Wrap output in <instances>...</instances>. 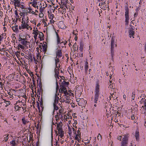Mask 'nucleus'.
Segmentation results:
<instances>
[{
	"mask_svg": "<svg viewBox=\"0 0 146 146\" xmlns=\"http://www.w3.org/2000/svg\"><path fill=\"white\" fill-rule=\"evenodd\" d=\"M15 14L16 15V17L17 18H18L19 17V16L18 15V14L17 13V12L16 10L15 11Z\"/></svg>",
	"mask_w": 146,
	"mask_h": 146,
	"instance_id": "79ce46f5",
	"label": "nucleus"
},
{
	"mask_svg": "<svg viewBox=\"0 0 146 146\" xmlns=\"http://www.w3.org/2000/svg\"><path fill=\"white\" fill-rule=\"evenodd\" d=\"M21 26L22 27V29H25L26 28V27H27L28 26V25L27 23H25L24 25H21Z\"/></svg>",
	"mask_w": 146,
	"mask_h": 146,
	"instance_id": "5701e85b",
	"label": "nucleus"
},
{
	"mask_svg": "<svg viewBox=\"0 0 146 146\" xmlns=\"http://www.w3.org/2000/svg\"><path fill=\"white\" fill-rule=\"evenodd\" d=\"M127 141V143H128V135H126L124 136V137L123 140L122 141Z\"/></svg>",
	"mask_w": 146,
	"mask_h": 146,
	"instance_id": "f8f14e48",
	"label": "nucleus"
},
{
	"mask_svg": "<svg viewBox=\"0 0 146 146\" xmlns=\"http://www.w3.org/2000/svg\"><path fill=\"white\" fill-rule=\"evenodd\" d=\"M24 9L23 10H22V11L24 12V13H27V12H28V10H27V9Z\"/></svg>",
	"mask_w": 146,
	"mask_h": 146,
	"instance_id": "a19ab883",
	"label": "nucleus"
},
{
	"mask_svg": "<svg viewBox=\"0 0 146 146\" xmlns=\"http://www.w3.org/2000/svg\"><path fill=\"white\" fill-rule=\"evenodd\" d=\"M20 53L19 52L17 51L15 53V55L16 56H17V57H18V56L19 55V54L18 55V53Z\"/></svg>",
	"mask_w": 146,
	"mask_h": 146,
	"instance_id": "e2e57ef3",
	"label": "nucleus"
},
{
	"mask_svg": "<svg viewBox=\"0 0 146 146\" xmlns=\"http://www.w3.org/2000/svg\"><path fill=\"white\" fill-rule=\"evenodd\" d=\"M39 102L40 103V104H41L42 105V106H43V101H42V97H41V98Z\"/></svg>",
	"mask_w": 146,
	"mask_h": 146,
	"instance_id": "864d4df0",
	"label": "nucleus"
},
{
	"mask_svg": "<svg viewBox=\"0 0 146 146\" xmlns=\"http://www.w3.org/2000/svg\"><path fill=\"white\" fill-rule=\"evenodd\" d=\"M60 136H61V137H63L64 136V133H60Z\"/></svg>",
	"mask_w": 146,
	"mask_h": 146,
	"instance_id": "680f3d73",
	"label": "nucleus"
},
{
	"mask_svg": "<svg viewBox=\"0 0 146 146\" xmlns=\"http://www.w3.org/2000/svg\"><path fill=\"white\" fill-rule=\"evenodd\" d=\"M18 105H16V104H15V108L16 110V111H17L18 110H19V109H18Z\"/></svg>",
	"mask_w": 146,
	"mask_h": 146,
	"instance_id": "ea45409f",
	"label": "nucleus"
},
{
	"mask_svg": "<svg viewBox=\"0 0 146 146\" xmlns=\"http://www.w3.org/2000/svg\"><path fill=\"white\" fill-rule=\"evenodd\" d=\"M38 88L37 92H39V94L40 95L41 91V90L42 92V86L41 87H39V88Z\"/></svg>",
	"mask_w": 146,
	"mask_h": 146,
	"instance_id": "b1692460",
	"label": "nucleus"
},
{
	"mask_svg": "<svg viewBox=\"0 0 146 146\" xmlns=\"http://www.w3.org/2000/svg\"><path fill=\"white\" fill-rule=\"evenodd\" d=\"M129 37L131 38V37H133V38H134V37L133 36L134 35V34H135V31H133L129 30Z\"/></svg>",
	"mask_w": 146,
	"mask_h": 146,
	"instance_id": "0eeeda50",
	"label": "nucleus"
},
{
	"mask_svg": "<svg viewBox=\"0 0 146 146\" xmlns=\"http://www.w3.org/2000/svg\"><path fill=\"white\" fill-rule=\"evenodd\" d=\"M131 119L132 120H133L135 119V117L134 115L133 114L131 116Z\"/></svg>",
	"mask_w": 146,
	"mask_h": 146,
	"instance_id": "3c124183",
	"label": "nucleus"
},
{
	"mask_svg": "<svg viewBox=\"0 0 146 146\" xmlns=\"http://www.w3.org/2000/svg\"><path fill=\"white\" fill-rule=\"evenodd\" d=\"M145 99H145L144 98H142L141 99V100L139 101L140 103L142 104L143 102H145Z\"/></svg>",
	"mask_w": 146,
	"mask_h": 146,
	"instance_id": "f704fd0d",
	"label": "nucleus"
},
{
	"mask_svg": "<svg viewBox=\"0 0 146 146\" xmlns=\"http://www.w3.org/2000/svg\"><path fill=\"white\" fill-rule=\"evenodd\" d=\"M144 107H146V99H145V102H144Z\"/></svg>",
	"mask_w": 146,
	"mask_h": 146,
	"instance_id": "774afa93",
	"label": "nucleus"
},
{
	"mask_svg": "<svg viewBox=\"0 0 146 146\" xmlns=\"http://www.w3.org/2000/svg\"><path fill=\"white\" fill-rule=\"evenodd\" d=\"M128 143L125 141H121V146H127Z\"/></svg>",
	"mask_w": 146,
	"mask_h": 146,
	"instance_id": "9d476101",
	"label": "nucleus"
},
{
	"mask_svg": "<svg viewBox=\"0 0 146 146\" xmlns=\"http://www.w3.org/2000/svg\"><path fill=\"white\" fill-rule=\"evenodd\" d=\"M59 100V97L57 96V94H56L55 96V99L53 104H58V100Z\"/></svg>",
	"mask_w": 146,
	"mask_h": 146,
	"instance_id": "39448f33",
	"label": "nucleus"
},
{
	"mask_svg": "<svg viewBox=\"0 0 146 146\" xmlns=\"http://www.w3.org/2000/svg\"><path fill=\"white\" fill-rule=\"evenodd\" d=\"M69 82H66L65 81H63V82L62 83V86H68V85H69Z\"/></svg>",
	"mask_w": 146,
	"mask_h": 146,
	"instance_id": "412c9836",
	"label": "nucleus"
},
{
	"mask_svg": "<svg viewBox=\"0 0 146 146\" xmlns=\"http://www.w3.org/2000/svg\"><path fill=\"white\" fill-rule=\"evenodd\" d=\"M21 44L24 45H26L27 43H29V42L28 41H23L21 42Z\"/></svg>",
	"mask_w": 146,
	"mask_h": 146,
	"instance_id": "cd10ccee",
	"label": "nucleus"
},
{
	"mask_svg": "<svg viewBox=\"0 0 146 146\" xmlns=\"http://www.w3.org/2000/svg\"><path fill=\"white\" fill-rule=\"evenodd\" d=\"M56 123L57 125V127H56L57 129H58L59 128H60V127H59V125L58 124V123L56 122Z\"/></svg>",
	"mask_w": 146,
	"mask_h": 146,
	"instance_id": "13d9d810",
	"label": "nucleus"
},
{
	"mask_svg": "<svg viewBox=\"0 0 146 146\" xmlns=\"http://www.w3.org/2000/svg\"><path fill=\"white\" fill-rule=\"evenodd\" d=\"M61 86H62V89L61 90V91H62L64 92V91H65L66 90V88L64 87V86L60 85Z\"/></svg>",
	"mask_w": 146,
	"mask_h": 146,
	"instance_id": "2f4dec72",
	"label": "nucleus"
},
{
	"mask_svg": "<svg viewBox=\"0 0 146 146\" xmlns=\"http://www.w3.org/2000/svg\"><path fill=\"white\" fill-rule=\"evenodd\" d=\"M77 133H78L77 134H78V135H79V137H80V136H81V133H80V131L79 130H78Z\"/></svg>",
	"mask_w": 146,
	"mask_h": 146,
	"instance_id": "603ef678",
	"label": "nucleus"
},
{
	"mask_svg": "<svg viewBox=\"0 0 146 146\" xmlns=\"http://www.w3.org/2000/svg\"><path fill=\"white\" fill-rule=\"evenodd\" d=\"M59 76L61 78V79L64 80L65 79L64 77L63 76Z\"/></svg>",
	"mask_w": 146,
	"mask_h": 146,
	"instance_id": "69168bd1",
	"label": "nucleus"
},
{
	"mask_svg": "<svg viewBox=\"0 0 146 146\" xmlns=\"http://www.w3.org/2000/svg\"><path fill=\"white\" fill-rule=\"evenodd\" d=\"M56 59H55V67L56 68H58L57 66V64L58 63V62L59 61V58H57V57H56Z\"/></svg>",
	"mask_w": 146,
	"mask_h": 146,
	"instance_id": "aec40b11",
	"label": "nucleus"
},
{
	"mask_svg": "<svg viewBox=\"0 0 146 146\" xmlns=\"http://www.w3.org/2000/svg\"><path fill=\"white\" fill-rule=\"evenodd\" d=\"M42 22L43 23H44V27H46V26H47V23H46L45 22V21H44V20H43V21H42Z\"/></svg>",
	"mask_w": 146,
	"mask_h": 146,
	"instance_id": "5fc2aeb1",
	"label": "nucleus"
},
{
	"mask_svg": "<svg viewBox=\"0 0 146 146\" xmlns=\"http://www.w3.org/2000/svg\"><path fill=\"white\" fill-rule=\"evenodd\" d=\"M38 32L39 33L38 38L40 39L41 40V38L44 37V35L42 32L39 31Z\"/></svg>",
	"mask_w": 146,
	"mask_h": 146,
	"instance_id": "4468645a",
	"label": "nucleus"
},
{
	"mask_svg": "<svg viewBox=\"0 0 146 146\" xmlns=\"http://www.w3.org/2000/svg\"><path fill=\"white\" fill-rule=\"evenodd\" d=\"M42 50L44 52H45L46 51L47 48V45H46L44 44V45H42Z\"/></svg>",
	"mask_w": 146,
	"mask_h": 146,
	"instance_id": "2eb2a0df",
	"label": "nucleus"
},
{
	"mask_svg": "<svg viewBox=\"0 0 146 146\" xmlns=\"http://www.w3.org/2000/svg\"><path fill=\"white\" fill-rule=\"evenodd\" d=\"M33 33L35 34L34 38H35V39L36 40L37 38V36L38 35V33L37 32H35V33L34 32Z\"/></svg>",
	"mask_w": 146,
	"mask_h": 146,
	"instance_id": "c85d7f7f",
	"label": "nucleus"
},
{
	"mask_svg": "<svg viewBox=\"0 0 146 146\" xmlns=\"http://www.w3.org/2000/svg\"><path fill=\"white\" fill-rule=\"evenodd\" d=\"M130 26L131 27L130 29L129 30H131L132 31H133L134 30L135 27L134 26H133L132 25H130Z\"/></svg>",
	"mask_w": 146,
	"mask_h": 146,
	"instance_id": "a18cd8bd",
	"label": "nucleus"
},
{
	"mask_svg": "<svg viewBox=\"0 0 146 146\" xmlns=\"http://www.w3.org/2000/svg\"><path fill=\"white\" fill-rule=\"evenodd\" d=\"M36 104H37V108L39 110L40 109L39 103L38 102H37Z\"/></svg>",
	"mask_w": 146,
	"mask_h": 146,
	"instance_id": "4c0bfd02",
	"label": "nucleus"
},
{
	"mask_svg": "<svg viewBox=\"0 0 146 146\" xmlns=\"http://www.w3.org/2000/svg\"><path fill=\"white\" fill-rule=\"evenodd\" d=\"M68 131H69V133H68L69 135L70 136V135H71L72 134V132L70 128L69 127H68Z\"/></svg>",
	"mask_w": 146,
	"mask_h": 146,
	"instance_id": "e433bc0d",
	"label": "nucleus"
},
{
	"mask_svg": "<svg viewBox=\"0 0 146 146\" xmlns=\"http://www.w3.org/2000/svg\"><path fill=\"white\" fill-rule=\"evenodd\" d=\"M94 101L95 103L97 104L100 94V85L98 83H97L96 84L94 91Z\"/></svg>",
	"mask_w": 146,
	"mask_h": 146,
	"instance_id": "f257e3e1",
	"label": "nucleus"
},
{
	"mask_svg": "<svg viewBox=\"0 0 146 146\" xmlns=\"http://www.w3.org/2000/svg\"><path fill=\"white\" fill-rule=\"evenodd\" d=\"M50 15V19H52L54 17V14H52L51 15L49 14Z\"/></svg>",
	"mask_w": 146,
	"mask_h": 146,
	"instance_id": "c03bdc74",
	"label": "nucleus"
},
{
	"mask_svg": "<svg viewBox=\"0 0 146 146\" xmlns=\"http://www.w3.org/2000/svg\"><path fill=\"white\" fill-rule=\"evenodd\" d=\"M21 0H14V1H15V2L14 3V5L15 6V9H16V3H17V4H19L20 3V1Z\"/></svg>",
	"mask_w": 146,
	"mask_h": 146,
	"instance_id": "a211bd4d",
	"label": "nucleus"
},
{
	"mask_svg": "<svg viewBox=\"0 0 146 146\" xmlns=\"http://www.w3.org/2000/svg\"><path fill=\"white\" fill-rule=\"evenodd\" d=\"M55 33L57 38V44H60L61 39L59 36V35L56 31H55Z\"/></svg>",
	"mask_w": 146,
	"mask_h": 146,
	"instance_id": "6e6552de",
	"label": "nucleus"
},
{
	"mask_svg": "<svg viewBox=\"0 0 146 146\" xmlns=\"http://www.w3.org/2000/svg\"><path fill=\"white\" fill-rule=\"evenodd\" d=\"M35 80H34L33 79V84L34 85V87L35 86L36 87V85H35Z\"/></svg>",
	"mask_w": 146,
	"mask_h": 146,
	"instance_id": "052dcab7",
	"label": "nucleus"
},
{
	"mask_svg": "<svg viewBox=\"0 0 146 146\" xmlns=\"http://www.w3.org/2000/svg\"><path fill=\"white\" fill-rule=\"evenodd\" d=\"M13 31L15 32V31H18V25H16L14 26H12V27H11Z\"/></svg>",
	"mask_w": 146,
	"mask_h": 146,
	"instance_id": "ddd939ff",
	"label": "nucleus"
},
{
	"mask_svg": "<svg viewBox=\"0 0 146 146\" xmlns=\"http://www.w3.org/2000/svg\"><path fill=\"white\" fill-rule=\"evenodd\" d=\"M64 93L65 95H70V94L67 92V90H66L65 91H64Z\"/></svg>",
	"mask_w": 146,
	"mask_h": 146,
	"instance_id": "58836bf2",
	"label": "nucleus"
},
{
	"mask_svg": "<svg viewBox=\"0 0 146 146\" xmlns=\"http://www.w3.org/2000/svg\"><path fill=\"white\" fill-rule=\"evenodd\" d=\"M72 129H73L74 134H76V131H75L74 128L73 127H72Z\"/></svg>",
	"mask_w": 146,
	"mask_h": 146,
	"instance_id": "4d7b16f0",
	"label": "nucleus"
},
{
	"mask_svg": "<svg viewBox=\"0 0 146 146\" xmlns=\"http://www.w3.org/2000/svg\"><path fill=\"white\" fill-rule=\"evenodd\" d=\"M18 46L22 49H24V47L21 44H19L18 45Z\"/></svg>",
	"mask_w": 146,
	"mask_h": 146,
	"instance_id": "49530a36",
	"label": "nucleus"
},
{
	"mask_svg": "<svg viewBox=\"0 0 146 146\" xmlns=\"http://www.w3.org/2000/svg\"><path fill=\"white\" fill-rule=\"evenodd\" d=\"M78 136H79V135H78V134H76V137H75V139L79 141V138Z\"/></svg>",
	"mask_w": 146,
	"mask_h": 146,
	"instance_id": "de8ad7c7",
	"label": "nucleus"
},
{
	"mask_svg": "<svg viewBox=\"0 0 146 146\" xmlns=\"http://www.w3.org/2000/svg\"><path fill=\"white\" fill-rule=\"evenodd\" d=\"M3 12L2 11H0V15L1 17L3 16Z\"/></svg>",
	"mask_w": 146,
	"mask_h": 146,
	"instance_id": "0e129e2a",
	"label": "nucleus"
},
{
	"mask_svg": "<svg viewBox=\"0 0 146 146\" xmlns=\"http://www.w3.org/2000/svg\"><path fill=\"white\" fill-rule=\"evenodd\" d=\"M37 3L36 1H34L33 2V3L32 4V6L35 8L36 7L37 9H38V6H36V5H37Z\"/></svg>",
	"mask_w": 146,
	"mask_h": 146,
	"instance_id": "f3484780",
	"label": "nucleus"
},
{
	"mask_svg": "<svg viewBox=\"0 0 146 146\" xmlns=\"http://www.w3.org/2000/svg\"><path fill=\"white\" fill-rule=\"evenodd\" d=\"M115 45L116 47L117 46V44H115V36H112L111 38V49H114V45Z\"/></svg>",
	"mask_w": 146,
	"mask_h": 146,
	"instance_id": "7ed1b4c3",
	"label": "nucleus"
},
{
	"mask_svg": "<svg viewBox=\"0 0 146 146\" xmlns=\"http://www.w3.org/2000/svg\"><path fill=\"white\" fill-rule=\"evenodd\" d=\"M10 144L11 146H15L16 144V143L15 142V140L13 139V140L11 141L10 142Z\"/></svg>",
	"mask_w": 146,
	"mask_h": 146,
	"instance_id": "9b49d317",
	"label": "nucleus"
},
{
	"mask_svg": "<svg viewBox=\"0 0 146 146\" xmlns=\"http://www.w3.org/2000/svg\"><path fill=\"white\" fill-rule=\"evenodd\" d=\"M125 25H127L129 24V9L127 5H125Z\"/></svg>",
	"mask_w": 146,
	"mask_h": 146,
	"instance_id": "f03ea898",
	"label": "nucleus"
},
{
	"mask_svg": "<svg viewBox=\"0 0 146 146\" xmlns=\"http://www.w3.org/2000/svg\"><path fill=\"white\" fill-rule=\"evenodd\" d=\"M22 120L23 122V123L24 125H25L27 122L28 123L29 122L26 121L25 119V118L24 117H23L22 119Z\"/></svg>",
	"mask_w": 146,
	"mask_h": 146,
	"instance_id": "bb28decb",
	"label": "nucleus"
},
{
	"mask_svg": "<svg viewBox=\"0 0 146 146\" xmlns=\"http://www.w3.org/2000/svg\"><path fill=\"white\" fill-rule=\"evenodd\" d=\"M5 103L6 105H5V107H7L8 105L10 104L11 102L9 101H6L5 102Z\"/></svg>",
	"mask_w": 146,
	"mask_h": 146,
	"instance_id": "72a5a7b5",
	"label": "nucleus"
},
{
	"mask_svg": "<svg viewBox=\"0 0 146 146\" xmlns=\"http://www.w3.org/2000/svg\"><path fill=\"white\" fill-rule=\"evenodd\" d=\"M135 136L136 141H139V135L138 129H137L136 130Z\"/></svg>",
	"mask_w": 146,
	"mask_h": 146,
	"instance_id": "20e7f679",
	"label": "nucleus"
},
{
	"mask_svg": "<svg viewBox=\"0 0 146 146\" xmlns=\"http://www.w3.org/2000/svg\"><path fill=\"white\" fill-rule=\"evenodd\" d=\"M80 50L81 52H82L83 50V45L81 43H80Z\"/></svg>",
	"mask_w": 146,
	"mask_h": 146,
	"instance_id": "393cba45",
	"label": "nucleus"
},
{
	"mask_svg": "<svg viewBox=\"0 0 146 146\" xmlns=\"http://www.w3.org/2000/svg\"><path fill=\"white\" fill-rule=\"evenodd\" d=\"M44 14L43 13H41L39 14V17H43Z\"/></svg>",
	"mask_w": 146,
	"mask_h": 146,
	"instance_id": "09e8293b",
	"label": "nucleus"
},
{
	"mask_svg": "<svg viewBox=\"0 0 146 146\" xmlns=\"http://www.w3.org/2000/svg\"><path fill=\"white\" fill-rule=\"evenodd\" d=\"M111 52L112 59H113V57L114 56V49H111Z\"/></svg>",
	"mask_w": 146,
	"mask_h": 146,
	"instance_id": "a878e982",
	"label": "nucleus"
},
{
	"mask_svg": "<svg viewBox=\"0 0 146 146\" xmlns=\"http://www.w3.org/2000/svg\"><path fill=\"white\" fill-rule=\"evenodd\" d=\"M56 56H58V58H60L62 56V52L61 50H58L56 52Z\"/></svg>",
	"mask_w": 146,
	"mask_h": 146,
	"instance_id": "423d86ee",
	"label": "nucleus"
},
{
	"mask_svg": "<svg viewBox=\"0 0 146 146\" xmlns=\"http://www.w3.org/2000/svg\"><path fill=\"white\" fill-rule=\"evenodd\" d=\"M97 137H98V140H100V141L102 139V136L100 133H99Z\"/></svg>",
	"mask_w": 146,
	"mask_h": 146,
	"instance_id": "473e14b6",
	"label": "nucleus"
},
{
	"mask_svg": "<svg viewBox=\"0 0 146 146\" xmlns=\"http://www.w3.org/2000/svg\"><path fill=\"white\" fill-rule=\"evenodd\" d=\"M84 68H85V69H88V65H85Z\"/></svg>",
	"mask_w": 146,
	"mask_h": 146,
	"instance_id": "338daca9",
	"label": "nucleus"
},
{
	"mask_svg": "<svg viewBox=\"0 0 146 146\" xmlns=\"http://www.w3.org/2000/svg\"><path fill=\"white\" fill-rule=\"evenodd\" d=\"M113 83H112V84H111L109 86V88H110V87L111 89L112 88V89H113Z\"/></svg>",
	"mask_w": 146,
	"mask_h": 146,
	"instance_id": "6e6d98bb",
	"label": "nucleus"
},
{
	"mask_svg": "<svg viewBox=\"0 0 146 146\" xmlns=\"http://www.w3.org/2000/svg\"><path fill=\"white\" fill-rule=\"evenodd\" d=\"M132 96H131V98L133 100H134L135 97V92H132Z\"/></svg>",
	"mask_w": 146,
	"mask_h": 146,
	"instance_id": "c756f323",
	"label": "nucleus"
},
{
	"mask_svg": "<svg viewBox=\"0 0 146 146\" xmlns=\"http://www.w3.org/2000/svg\"><path fill=\"white\" fill-rule=\"evenodd\" d=\"M135 106V108H134V110H135V111H137V108L138 107V105L137 104H136Z\"/></svg>",
	"mask_w": 146,
	"mask_h": 146,
	"instance_id": "8fccbe9b",
	"label": "nucleus"
},
{
	"mask_svg": "<svg viewBox=\"0 0 146 146\" xmlns=\"http://www.w3.org/2000/svg\"><path fill=\"white\" fill-rule=\"evenodd\" d=\"M14 35H15V34H13L11 36V38H12V39L13 40H15V39H16V38L15 36H14Z\"/></svg>",
	"mask_w": 146,
	"mask_h": 146,
	"instance_id": "c9c22d12",
	"label": "nucleus"
},
{
	"mask_svg": "<svg viewBox=\"0 0 146 146\" xmlns=\"http://www.w3.org/2000/svg\"><path fill=\"white\" fill-rule=\"evenodd\" d=\"M22 24L21 25H24L25 23V20H23V19H22Z\"/></svg>",
	"mask_w": 146,
	"mask_h": 146,
	"instance_id": "bf43d9fd",
	"label": "nucleus"
},
{
	"mask_svg": "<svg viewBox=\"0 0 146 146\" xmlns=\"http://www.w3.org/2000/svg\"><path fill=\"white\" fill-rule=\"evenodd\" d=\"M59 69L58 68H56L55 67V68L54 69V72H55V74H57V75H58V74H59Z\"/></svg>",
	"mask_w": 146,
	"mask_h": 146,
	"instance_id": "6ab92c4d",
	"label": "nucleus"
},
{
	"mask_svg": "<svg viewBox=\"0 0 146 146\" xmlns=\"http://www.w3.org/2000/svg\"><path fill=\"white\" fill-rule=\"evenodd\" d=\"M145 108H144V106H142V107H141V108H143V109H144V111L143 112V111H142V113H146V107H145Z\"/></svg>",
	"mask_w": 146,
	"mask_h": 146,
	"instance_id": "37998d69",
	"label": "nucleus"
},
{
	"mask_svg": "<svg viewBox=\"0 0 146 146\" xmlns=\"http://www.w3.org/2000/svg\"><path fill=\"white\" fill-rule=\"evenodd\" d=\"M58 130L59 131V133H64V132L63 131V130L62 128H59L58 129Z\"/></svg>",
	"mask_w": 146,
	"mask_h": 146,
	"instance_id": "7c9ffc66",
	"label": "nucleus"
},
{
	"mask_svg": "<svg viewBox=\"0 0 146 146\" xmlns=\"http://www.w3.org/2000/svg\"><path fill=\"white\" fill-rule=\"evenodd\" d=\"M57 104H53L54 110H57L60 108V107H58L56 106Z\"/></svg>",
	"mask_w": 146,
	"mask_h": 146,
	"instance_id": "4be33fe9",
	"label": "nucleus"
},
{
	"mask_svg": "<svg viewBox=\"0 0 146 146\" xmlns=\"http://www.w3.org/2000/svg\"><path fill=\"white\" fill-rule=\"evenodd\" d=\"M9 134H7V135H4L3 136L5 142H6L7 141L9 138L8 136H9Z\"/></svg>",
	"mask_w": 146,
	"mask_h": 146,
	"instance_id": "dca6fc26",
	"label": "nucleus"
},
{
	"mask_svg": "<svg viewBox=\"0 0 146 146\" xmlns=\"http://www.w3.org/2000/svg\"><path fill=\"white\" fill-rule=\"evenodd\" d=\"M37 82L38 84V87H41L42 86L41 79L39 77H38V79L37 80Z\"/></svg>",
	"mask_w": 146,
	"mask_h": 146,
	"instance_id": "1a4fd4ad",
	"label": "nucleus"
}]
</instances>
